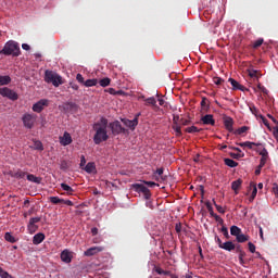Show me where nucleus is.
<instances>
[{
	"label": "nucleus",
	"instance_id": "1",
	"mask_svg": "<svg viewBox=\"0 0 278 278\" xmlns=\"http://www.w3.org/2000/svg\"><path fill=\"white\" fill-rule=\"evenodd\" d=\"M108 127L109 121L105 117H101L98 122L93 123L92 129L94 131V144H101V142H108V140H110V135H108Z\"/></svg>",
	"mask_w": 278,
	"mask_h": 278
},
{
	"label": "nucleus",
	"instance_id": "2",
	"mask_svg": "<svg viewBox=\"0 0 278 278\" xmlns=\"http://www.w3.org/2000/svg\"><path fill=\"white\" fill-rule=\"evenodd\" d=\"M0 55H12L13 58H18L21 55V47L16 41H8L3 49L0 50Z\"/></svg>",
	"mask_w": 278,
	"mask_h": 278
},
{
	"label": "nucleus",
	"instance_id": "3",
	"mask_svg": "<svg viewBox=\"0 0 278 278\" xmlns=\"http://www.w3.org/2000/svg\"><path fill=\"white\" fill-rule=\"evenodd\" d=\"M45 81L46 84H52L54 88H59L60 86H62V84H64V81L62 80V76L49 70L45 72Z\"/></svg>",
	"mask_w": 278,
	"mask_h": 278
},
{
	"label": "nucleus",
	"instance_id": "4",
	"mask_svg": "<svg viewBox=\"0 0 278 278\" xmlns=\"http://www.w3.org/2000/svg\"><path fill=\"white\" fill-rule=\"evenodd\" d=\"M37 118L38 116L36 114L25 113L22 117V123L26 129H34Z\"/></svg>",
	"mask_w": 278,
	"mask_h": 278
},
{
	"label": "nucleus",
	"instance_id": "5",
	"mask_svg": "<svg viewBox=\"0 0 278 278\" xmlns=\"http://www.w3.org/2000/svg\"><path fill=\"white\" fill-rule=\"evenodd\" d=\"M132 189L135 192H138V194H143L144 199H151V190H149V188L143 184H134Z\"/></svg>",
	"mask_w": 278,
	"mask_h": 278
},
{
	"label": "nucleus",
	"instance_id": "6",
	"mask_svg": "<svg viewBox=\"0 0 278 278\" xmlns=\"http://www.w3.org/2000/svg\"><path fill=\"white\" fill-rule=\"evenodd\" d=\"M0 94L1 97H7V99H10L11 101L18 100V93L8 87L0 88Z\"/></svg>",
	"mask_w": 278,
	"mask_h": 278
},
{
	"label": "nucleus",
	"instance_id": "7",
	"mask_svg": "<svg viewBox=\"0 0 278 278\" xmlns=\"http://www.w3.org/2000/svg\"><path fill=\"white\" fill-rule=\"evenodd\" d=\"M109 127L113 134V136H118L121 134H125V127H123V125H121V122L115 121L112 123H109Z\"/></svg>",
	"mask_w": 278,
	"mask_h": 278
},
{
	"label": "nucleus",
	"instance_id": "8",
	"mask_svg": "<svg viewBox=\"0 0 278 278\" xmlns=\"http://www.w3.org/2000/svg\"><path fill=\"white\" fill-rule=\"evenodd\" d=\"M49 106V100L41 99L37 103L33 105V112H37V114H40L45 108Z\"/></svg>",
	"mask_w": 278,
	"mask_h": 278
},
{
	"label": "nucleus",
	"instance_id": "9",
	"mask_svg": "<svg viewBox=\"0 0 278 278\" xmlns=\"http://www.w3.org/2000/svg\"><path fill=\"white\" fill-rule=\"evenodd\" d=\"M122 123L126 126L129 127V129H136L138 127V115L134 119H127L123 118Z\"/></svg>",
	"mask_w": 278,
	"mask_h": 278
},
{
	"label": "nucleus",
	"instance_id": "10",
	"mask_svg": "<svg viewBox=\"0 0 278 278\" xmlns=\"http://www.w3.org/2000/svg\"><path fill=\"white\" fill-rule=\"evenodd\" d=\"M60 142L62 147H68L73 142V137H71V134L65 131L62 137H60Z\"/></svg>",
	"mask_w": 278,
	"mask_h": 278
},
{
	"label": "nucleus",
	"instance_id": "11",
	"mask_svg": "<svg viewBox=\"0 0 278 278\" xmlns=\"http://www.w3.org/2000/svg\"><path fill=\"white\" fill-rule=\"evenodd\" d=\"M41 218L40 217H33L29 219V223H28V230L30 232H36V230L38 229V226H36V223H40Z\"/></svg>",
	"mask_w": 278,
	"mask_h": 278
},
{
	"label": "nucleus",
	"instance_id": "12",
	"mask_svg": "<svg viewBox=\"0 0 278 278\" xmlns=\"http://www.w3.org/2000/svg\"><path fill=\"white\" fill-rule=\"evenodd\" d=\"M201 121H202L203 125H211L212 127H214V125H216V121L214 119V115H212V114H206V115L202 116Z\"/></svg>",
	"mask_w": 278,
	"mask_h": 278
},
{
	"label": "nucleus",
	"instance_id": "13",
	"mask_svg": "<svg viewBox=\"0 0 278 278\" xmlns=\"http://www.w3.org/2000/svg\"><path fill=\"white\" fill-rule=\"evenodd\" d=\"M61 260L65 264H71V262H73V253H71L68 250H64L61 252Z\"/></svg>",
	"mask_w": 278,
	"mask_h": 278
},
{
	"label": "nucleus",
	"instance_id": "14",
	"mask_svg": "<svg viewBox=\"0 0 278 278\" xmlns=\"http://www.w3.org/2000/svg\"><path fill=\"white\" fill-rule=\"evenodd\" d=\"M103 251V248L101 247H92L89 248L87 251H85L86 257H92V255H97V253H101Z\"/></svg>",
	"mask_w": 278,
	"mask_h": 278
},
{
	"label": "nucleus",
	"instance_id": "15",
	"mask_svg": "<svg viewBox=\"0 0 278 278\" xmlns=\"http://www.w3.org/2000/svg\"><path fill=\"white\" fill-rule=\"evenodd\" d=\"M231 149L233 151H237L238 154L231 152L230 153V157H232L233 160H240L241 157H244V153H243V151L240 148L232 147Z\"/></svg>",
	"mask_w": 278,
	"mask_h": 278
},
{
	"label": "nucleus",
	"instance_id": "16",
	"mask_svg": "<svg viewBox=\"0 0 278 278\" xmlns=\"http://www.w3.org/2000/svg\"><path fill=\"white\" fill-rule=\"evenodd\" d=\"M224 125H225L227 131H229V132L233 131V118L225 117Z\"/></svg>",
	"mask_w": 278,
	"mask_h": 278
},
{
	"label": "nucleus",
	"instance_id": "17",
	"mask_svg": "<svg viewBox=\"0 0 278 278\" xmlns=\"http://www.w3.org/2000/svg\"><path fill=\"white\" fill-rule=\"evenodd\" d=\"M222 249H223L224 251H229V252L236 251V244H235L233 241H226V242H224V244L222 245Z\"/></svg>",
	"mask_w": 278,
	"mask_h": 278
},
{
	"label": "nucleus",
	"instance_id": "18",
	"mask_svg": "<svg viewBox=\"0 0 278 278\" xmlns=\"http://www.w3.org/2000/svg\"><path fill=\"white\" fill-rule=\"evenodd\" d=\"M229 84L232 86V90H242L244 91V86L240 85L236 79L229 78L228 79Z\"/></svg>",
	"mask_w": 278,
	"mask_h": 278
},
{
	"label": "nucleus",
	"instance_id": "19",
	"mask_svg": "<svg viewBox=\"0 0 278 278\" xmlns=\"http://www.w3.org/2000/svg\"><path fill=\"white\" fill-rule=\"evenodd\" d=\"M41 242H45V233L38 232L33 238V244H41Z\"/></svg>",
	"mask_w": 278,
	"mask_h": 278
},
{
	"label": "nucleus",
	"instance_id": "20",
	"mask_svg": "<svg viewBox=\"0 0 278 278\" xmlns=\"http://www.w3.org/2000/svg\"><path fill=\"white\" fill-rule=\"evenodd\" d=\"M27 180L31 181L33 184H42V178L37 177L34 174H27Z\"/></svg>",
	"mask_w": 278,
	"mask_h": 278
},
{
	"label": "nucleus",
	"instance_id": "21",
	"mask_svg": "<svg viewBox=\"0 0 278 278\" xmlns=\"http://www.w3.org/2000/svg\"><path fill=\"white\" fill-rule=\"evenodd\" d=\"M250 190H252L251 197H250V201H254L255 197H257V186H255L254 182L250 184Z\"/></svg>",
	"mask_w": 278,
	"mask_h": 278
},
{
	"label": "nucleus",
	"instance_id": "22",
	"mask_svg": "<svg viewBox=\"0 0 278 278\" xmlns=\"http://www.w3.org/2000/svg\"><path fill=\"white\" fill-rule=\"evenodd\" d=\"M164 167H160L154 172V177L156 181H160V179H164Z\"/></svg>",
	"mask_w": 278,
	"mask_h": 278
},
{
	"label": "nucleus",
	"instance_id": "23",
	"mask_svg": "<svg viewBox=\"0 0 278 278\" xmlns=\"http://www.w3.org/2000/svg\"><path fill=\"white\" fill-rule=\"evenodd\" d=\"M12 83V78L8 75L1 76L0 75V86H8L9 84Z\"/></svg>",
	"mask_w": 278,
	"mask_h": 278
},
{
	"label": "nucleus",
	"instance_id": "24",
	"mask_svg": "<svg viewBox=\"0 0 278 278\" xmlns=\"http://www.w3.org/2000/svg\"><path fill=\"white\" fill-rule=\"evenodd\" d=\"M224 164L226 166H229V168H236L238 166V162H236L231 159H224Z\"/></svg>",
	"mask_w": 278,
	"mask_h": 278
},
{
	"label": "nucleus",
	"instance_id": "25",
	"mask_svg": "<svg viewBox=\"0 0 278 278\" xmlns=\"http://www.w3.org/2000/svg\"><path fill=\"white\" fill-rule=\"evenodd\" d=\"M84 169L86 170V173L90 174V173H93L97 170V166L94 165V163L89 162V163H87V165L85 166Z\"/></svg>",
	"mask_w": 278,
	"mask_h": 278
},
{
	"label": "nucleus",
	"instance_id": "26",
	"mask_svg": "<svg viewBox=\"0 0 278 278\" xmlns=\"http://www.w3.org/2000/svg\"><path fill=\"white\" fill-rule=\"evenodd\" d=\"M237 242L239 243H244V242H249V236L244 235V233H240L236 237Z\"/></svg>",
	"mask_w": 278,
	"mask_h": 278
},
{
	"label": "nucleus",
	"instance_id": "27",
	"mask_svg": "<svg viewBox=\"0 0 278 278\" xmlns=\"http://www.w3.org/2000/svg\"><path fill=\"white\" fill-rule=\"evenodd\" d=\"M27 175V173L23 172V170H17L14 174L11 175V177H14V179H25V176Z\"/></svg>",
	"mask_w": 278,
	"mask_h": 278
},
{
	"label": "nucleus",
	"instance_id": "28",
	"mask_svg": "<svg viewBox=\"0 0 278 278\" xmlns=\"http://www.w3.org/2000/svg\"><path fill=\"white\" fill-rule=\"evenodd\" d=\"M230 233L237 238V236L242 233V229H240L238 226H231Z\"/></svg>",
	"mask_w": 278,
	"mask_h": 278
},
{
	"label": "nucleus",
	"instance_id": "29",
	"mask_svg": "<svg viewBox=\"0 0 278 278\" xmlns=\"http://www.w3.org/2000/svg\"><path fill=\"white\" fill-rule=\"evenodd\" d=\"M97 84H99V80L97 78H93L87 79L84 86H86V88H92V86H97Z\"/></svg>",
	"mask_w": 278,
	"mask_h": 278
},
{
	"label": "nucleus",
	"instance_id": "30",
	"mask_svg": "<svg viewBox=\"0 0 278 278\" xmlns=\"http://www.w3.org/2000/svg\"><path fill=\"white\" fill-rule=\"evenodd\" d=\"M261 143H255V142H251V141H245V142H241L239 143V147H248V149H253V147H260Z\"/></svg>",
	"mask_w": 278,
	"mask_h": 278
},
{
	"label": "nucleus",
	"instance_id": "31",
	"mask_svg": "<svg viewBox=\"0 0 278 278\" xmlns=\"http://www.w3.org/2000/svg\"><path fill=\"white\" fill-rule=\"evenodd\" d=\"M172 128L175 131V135L179 138L181 137L184 134L181 132V126H179V124H173Z\"/></svg>",
	"mask_w": 278,
	"mask_h": 278
},
{
	"label": "nucleus",
	"instance_id": "32",
	"mask_svg": "<svg viewBox=\"0 0 278 278\" xmlns=\"http://www.w3.org/2000/svg\"><path fill=\"white\" fill-rule=\"evenodd\" d=\"M240 186H242V179L235 180L231 184V188H232V190H235V192L237 190H240Z\"/></svg>",
	"mask_w": 278,
	"mask_h": 278
},
{
	"label": "nucleus",
	"instance_id": "33",
	"mask_svg": "<svg viewBox=\"0 0 278 278\" xmlns=\"http://www.w3.org/2000/svg\"><path fill=\"white\" fill-rule=\"evenodd\" d=\"M4 240H7V242H11V244L16 242V238H14V236H12L10 232H5Z\"/></svg>",
	"mask_w": 278,
	"mask_h": 278
},
{
	"label": "nucleus",
	"instance_id": "34",
	"mask_svg": "<svg viewBox=\"0 0 278 278\" xmlns=\"http://www.w3.org/2000/svg\"><path fill=\"white\" fill-rule=\"evenodd\" d=\"M61 188H62V190H64L65 192H67V194H73V192H75V191L73 190V187H71V186H68V185H66V184H64V182L61 184Z\"/></svg>",
	"mask_w": 278,
	"mask_h": 278
},
{
	"label": "nucleus",
	"instance_id": "35",
	"mask_svg": "<svg viewBox=\"0 0 278 278\" xmlns=\"http://www.w3.org/2000/svg\"><path fill=\"white\" fill-rule=\"evenodd\" d=\"M112 79L105 77V78H102L100 79L99 84L100 86H102V88H108V86H110Z\"/></svg>",
	"mask_w": 278,
	"mask_h": 278
},
{
	"label": "nucleus",
	"instance_id": "36",
	"mask_svg": "<svg viewBox=\"0 0 278 278\" xmlns=\"http://www.w3.org/2000/svg\"><path fill=\"white\" fill-rule=\"evenodd\" d=\"M187 134H199L201 129H199L197 126H190L185 129Z\"/></svg>",
	"mask_w": 278,
	"mask_h": 278
},
{
	"label": "nucleus",
	"instance_id": "37",
	"mask_svg": "<svg viewBox=\"0 0 278 278\" xmlns=\"http://www.w3.org/2000/svg\"><path fill=\"white\" fill-rule=\"evenodd\" d=\"M262 45H264V38H258L252 43V48L260 49Z\"/></svg>",
	"mask_w": 278,
	"mask_h": 278
},
{
	"label": "nucleus",
	"instance_id": "38",
	"mask_svg": "<svg viewBox=\"0 0 278 278\" xmlns=\"http://www.w3.org/2000/svg\"><path fill=\"white\" fill-rule=\"evenodd\" d=\"M50 203H53V205H59V203H64V199H60L58 197H50Z\"/></svg>",
	"mask_w": 278,
	"mask_h": 278
},
{
	"label": "nucleus",
	"instance_id": "39",
	"mask_svg": "<svg viewBox=\"0 0 278 278\" xmlns=\"http://www.w3.org/2000/svg\"><path fill=\"white\" fill-rule=\"evenodd\" d=\"M257 73H258L257 70H248V75L252 79H257V77H260V76H257Z\"/></svg>",
	"mask_w": 278,
	"mask_h": 278
},
{
	"label": "nucleus",
	"instance_id": "40",
	"mask_svg": "<svg viewBox=\"0 0 278 278\" xmlns=\"http://www.w3.org/2000/svg\"><path fill=\"white\" fill-rule=\"evenodd\" d=\"M144 101H146L147 105H153L154 108L157 103V101L153 97L147 98V99H144Z\"/></svg>",
	"mask_w": 278,
	"mask_h": 278
},
{
	"label": "nucleus",
	"instance_id": "41",
	"mask_svg": "<svg viewBox=\"0 0 278 278\" xmlns=\"http://www.w3.org/2000/svg\"><path fill=\"white\" fill-rule=\"evenodd\" d=\"M34 149H36V151H45V147L42 146L41 141H35Z\"/></svg>",
	"mask_w": 278,
	"mask_h": 278
},
{
	"label": "nucleus",
	"instance_id": "42",
	"mask_svg": "<svg viewBox=\"0 0 278 278\" xmlns=\"http://www.w3.org/2000/svg\"><path fill=\"white\" fill-rule=\"evenodd\" d=\"M247 131H249V126H242L236 130V134H238L239 136H242V134H247Z\"/></svg>",
	"mask_w": 278,
	"mask_h": 278
},
{
	"label": "nucleus",
	"instance_id": "43",
	"mask_svg": "<svg viewBox=\"0 0 278 278\" xmlns=\"http://www.w3.org/2000/svg\"><path fill=\"white\" fill-rule=\"evenodd\" d=\"M205 206H206L207 211L210 212L211 216H215L216 215V213H214V207H212V203L206 202Z\"/></svg>",
	"mask_w": 278,
	"mask_h": 278
},
{
	"label": "nucleus",
	"instance_id": "44",
	"mask_svg": "<svg viewBox=\"0 0 278 278\" xmlns=\"http://www.w3.org/2000/svg\"><path fill=\"white\" fill-rule=\"evenodd\" d=\"M266 162H268V156H262L260 161V168H264L266 166Z\"/></svg>",
	"mask_w": 278,
	"mask_h": 278
},
{
	"label": "nucleus",
	"instance_id": "45",
	"mask_svg": "<svg viewBox=\"0 0 278 278\" xmlns=\"http://www.w3.org/2000/svg\"><path fill=\"white\" fill-rule=\"evenodd\" d=\"M76 79L78 84H83V86L86 84V80L84 79V76L81 74H77Z\"/></svg>",
	"mask_w": 278,
	"mask_h": 278
},
{
	"label": "nucleus",
	"instance_id": "46",
	"mask_svg": "<svg viewBox=\"0 0 278 278\" xmlns=\"http://www.w3.org/2000/svg\"><path fill=\"white\" fill-rule=\"evenodd\" d=\"M222 233L223 236H225V238H227V240H229V230L227 229V227H222Z\"/></svg>",
	"mask_w": 278,
	"mask_h": 278
},
{
	"label": "nucleus",
	"instance_id": "47",
	"mask_svg": "<svg viewBox=\"0 0 278 278\" xmlns=\"http://www.w3.org/2000/svg\"><path fill=\"white\" fill-rule=\"evenodd\" d=\"M213 202H214V205H215L217 212H219V214H225V208H223V206L216 204V201L213 200Z\"/></svg>",
	"mask_w": 278,
	"mask_h": 278
},
{
	"label": "nucleus",
	"instance_id": "48",
	"mask_svg": "<svg viewBox=\"0 0 278 278\" xmlns=\"http://www.w3.org/2000/svg\"><path fill=\"white\" fill-rule=\"evenodd\" d=\"M156 273H157V275H170V271H168V270H164V269H162V268H156Z\"/></svg>",
	"mask_w": 278,
	"mask_h": 278
},
{
	"label": "nucleus",
	"instance_id": "49",
	"mask_svg": "<svg viewBox=\"0 0 278 278\" xmlns=\"http://www.w3.org/2000/svg\"><path fill=\"white\" fill-rule=\"evenodd\" d=\"M223 78L220 77H214L213 78V84H215L216 86H220V84H223Z\"/></svg>",
	"mask_w": 278,
	"mask_h": 278
},
{
	"label": "nucleus",
	"instance_id": "50",
	"mask_svg": "<svg viewBox=\"0 0 278 278\" xmlns=\"http://www.w3.org/2000/svg\"><path fill=\"white\" fill-rule=\"evenodd\" d=\"M249 108H250V112H251L252 114H254V116H257V112H260V111L257 110V108H255V105H253V104H251Z\"/></svg>",
	"mask_w": 278,
	"mask_h": 278
},
{
	"label": "nucleus",
	"instance_id": "51",
	"mask_svg": "<svg viewBox=\"0 0 278 278\" xmlns=\"http://www.w3.org/2000/svg\"><path fill=\"white\" fill-rule=\"evenodd\" d=\"M179 123H181V119L179 118V115H174L173 125H179Z\"/></svg>",
	"mask_w": 278,
	"mask_h": 278
},
{
	"label": "nucleus",
	"instance_id": "52",
	"mask_svg": "<svg viewBox=\"0 0 278 278\" xmlns=\"http://www.w3.org/2000/svg\"><path fill=\"white\" fill-rule=\"evenodd\" d=\"M257 88H258V90H262V92L264 94H268V89H266V87L262 86V84H258Z\"/></svg>",
	"mask_w": 278,
	"mask_h": 278
},
{
	"label": "nucleus",
	"instance_id": "53",
	"mask_svg": "<svg viewBox=\"0 0 278 278\" xmlns=\"http://www.w3.org/2000/svg\"><path fill=\"white\" fill-rule=\"evenodd\" d=\"M215 242L218 244L219 249H223L225 243H223V240H220L218 236L215 237Z\"/></svg>",
	"mask_w": 278,
	"mask_h": 278
},
{
	"label": "nucleus",
	"instance_id": "54",
	"mask_svg": "<svg viewBox=\"0 0 278 278\" xmlns=\"http://www.w3.org/2000/svg\"><path fill=\"white\" fill-rule=\"evenodd\" d=\"M235 251H236V253H239V255L244 253V251H242V245L241 244H237L236 248H235Z\"/></svg>",
	"mask_w": 278,
	"mask_h": 278
},
{
	"label": "nucleus",
	"instance_id": "55",
	"mask_svg": "<svg viewBox=\"0 0 278 278\" xmlns=\"http://www.w3.org/2000/svg\"><path fill=\"white\" fill-rule=\"evenodd\" d=\"M248 247H249L250 253H255V244H253L252 242H249Z\"/></svg>",
	"mask_w": 278,
	"mask_h": 278
},
{
	"label": "nucleus",
	"instance_id": "56",
	"mask_svg": "<svg viewBox=\"0 0 278 278\" xmlns=\"http://www.w3.org/2000/svg\"><path fill=\"white\" fill-rule=\"evenodd\" d=\"M260 155L262 157H268V150H266V148H263V150L260 152Z\"/></svg>",
	"mask_w": 278,
	"mask_h": 278
},
{
	"label": "nucleus",
	"instance_id": "57",
	"mask_svg": "<svg viewBox=\"0 0 278 278\" xmlns=\"http://www.w3.org/2000/svg\"><path fill=\"white\" fill-rule=\"evenodd\" d=\"M213 218H215L216 223H219V225H223V223H225V220H223L222 217L218 216L217 214H215Z\"/></svg>",
	"mask_w": 278,
	"mask_h": 278
},
{
	"label": "nucleus",
	"instance_id": "58",
	"mask_svg": "<svg viewBox=\"0 0 278 278\" xmlns=\"http://www.w3.org/2000/svg\"><path fill=\"white\" fill-rule=\"evenodd\" d=\"M244 255H247V253H242V254H239V262L241 264V266H244Z\"/></svg>",
	"mask_w": 278,
	"mask_h": 278
},
{
	"label": "nucleus",
	"instance_id": "59",
	"mask_svg": "<svg viewBox=\"0 0 278 278\" xmlns=\"http://www.w3.org/2000/svg\"><path fill=\"white\" fill-rule=\"evenodd\" d=\"M66 168H68L66 161L61 162V170H66Z\"/></svg>",
	"mask_w": 278,
	"mask_h": 278
},
{
	"label": "nucleus",
	"instance_id": "60",
	"mask_svg": "<svg viewBox=\"0 0 278 278\" xmlns=\"http://www.w3.org/2000/svg\"><path fill=\"white\" fill-rule=\"evenodd\" d=\"M273 192H274V194H275V195L277 197V199H278V185H277V184H274Z\"/></svg>",
	"mask_w": 278,
	"mask_h": 278
},
{
	"label": "nucleus",
	"instance_id": "61",
	"mask_svg": "<svg viewBox=\"0 0 278 278\" xmlns=\"http://www.w3.org/2000/svg\"><path fill=\"white\" fill-rule=\"evenodd\" d=\"M86 166V156L81 155L80 156V167Z\"/></svg>",
	"mask_w": 278,
	"mask_h": 278
},
{
	"label": "nucleus",
	"instance_id": "62",
	"mask_svg": "<svg viewBox=\"0 0 278 278\" xmlns=\"http://www.w3.org/2000/svg\"><path fill=\"white\" fill-rule=\"evenodd\" d=\"M201 106L202 108H207V98H202Z\"/></svg>",
	"mask_w": 278,
	"mask_h": 278
},
{
	"label": "nucleus",
	"instance_id": "63",
	"mask_svg": "<svg viewBox=\"0 0 278 278\" xmlns=\"http://www.w3.org/2000/svg\"><path fill=\"white\" fill-rule=\"evenodd\" d=\"M175 230L176 232L181 233V224H176Z\"/></svg>",
	"mask_w": 278,
	"mask_h": 278
},
{
	"label": "nucleus",
	"instance_id": "64",
	"mask_svg": "<svg viewBox=\"0 0 278 278\" xmlns=\"http://www.w3.org/2000/svg\"><path fill=\"white\" fill-rule=\"evenodd\" d=\"M2 278H14V277H12V275H10V273L4 271V273L2 274Z\"/></svg>",
	"mask_w": 278,
	"mask_h": 278
}]
</instances>
